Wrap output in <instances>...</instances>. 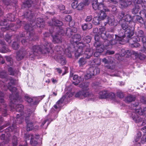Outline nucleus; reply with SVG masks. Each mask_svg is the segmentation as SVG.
Masks as SVG:
<instances>
[{
	"label": "nucleus",
	"mask_w": 146,
	"mask_h": 146,
	"mask_svg": "<svg viewBox=\"0 0 146 146\" xmlns=\"http://www.w3.org/2000/svg\"><path fill=\"white\" fill-rule=\"evenodd\" d=\"M131 2V3H133L135 5H139L141 0H130Z\"/></svg>",
	"instance_id": "obj_59"
},
{
	"label": "nucleus",
	"mask_w": 146,
	"mask_h": 146,
	"mask_svg": "<svg viewBox=\"0 0 146 146\" xmlns=\"http://www.w3.org/2000/svg\"><path fill=\"white\" fill-rule=\"evenodd\" d=\"M5 43L4 45H2L3 46L2 47H0V52L2 53H5L10 52L11 50L8 48H7L5 46Z\"/></svg>",
	"instance_id": "obj_43"
},
{
	"label": "nucleus",
	"mask_w": 146,
	"mask_h": 146,
	"mask_svg": "<svg viewBox=\"0 0 146 146\" xmlns=\"http://www.w3.org/2000/svg\"><path fill=\"white\" fill-rule=\"evenodd\" d=\"M15 109L17 111L20 112L19 113L17 114L16 120L15 121V123H18L19 124L22 123L23 121L24 117L28 115V113H30L31 114V113L29 110L26 111L25 113H24L23 112H22L23 107L21 104H17L16 106Z\"/></svg>",
	"instance_id": "obj_11"
},
{
	"label": "nucleus",
	"mask_w": 146,
	"mask_h": 146,
	"mask_svg": "<svg viewBox=\"0 0 146 146\" xmlns=\"http://www.w3.org/2000/svg\"><path fill=\"white\" fill-rule=\"evenodd\" d=\"M5 58L7 62V64L8 66H11L13 65V62L12 59L10 57L6 56Z\"/></svg>",
	"instance_id": "obj_49"
},
{
	"label": "nucleus",
	"mask_w": 146,
	"mask_h": 146,
	"mask_svg": "<svg viewBox=\"0 0 146 146\" xmlns=\"http://www.w3.org/2000/svg\"><path fill=\"white\" fill-rule=\"evenodd\" d=\"M141 136V133L140 132H139L137 133L135 139V142H137L140 140V138Z\"/></svg>",
	"instance_id": "obj_55"
},
{
	"label": "nucleus",
	"mask_w": 146,
	"mask_h": 146,
	"mask_svg": "<svg viewBox=\"0 0 146 146\" xmlns=\"http://www.w3.org/2000/svg\"><path fill=\"white\" fill-rule=\"evenodd\" d=\"M114 59L113 58L110 57L107 59L104 58L102 59V62L104 63L105 66L107 68L111 70L113 72L116 73L117 71L115 68V66L113 63Z\"/></svg>",
	"instance_id": "obj_15"
},
{
	"label": "nucleus",
	"mask_w": 146,
	"mask_h": 146,
	"mask_svg": "<svg viewBox=\"0 0 146 146\" xmlns=\"http://www.w3.org/2000/svg\"><path fill=\"white\" fill-rule=\"evenodd\" d=\"M100 31L103 32L101 33V38L104 40L103 44L106 49L111 48L112 45L117 43L123 44H124L123 42L128 41L127 39L124 38V36L120 32H119L118 35H115V39H112L114 36V35L109 33L107 34L104 28H102L100 29Z\"/></svg>",
	"instance_id": "obj_3"
},
{
	"label": "nucleus",
	"mask_w": 146,
	"mask_h": 146,
	"mask_svg": "<svg viewBox=\"0 0 146 146\" xmlns=\"http://www.w3.org/2000/svg\"><path fill=\"white\" fill-rule=\"evenodd\" d=\"M88 46L80 43L77 45V47L78 49L74 51L75 57L78 58L83 54L84 51V54L83 57L80 58L78 61V63L80 67H83L87 62L86 59L90 58L93 54V51L92 49L88 48Z\"/></svg>",
	"instance_id": "obj_4"
},
{
	"label": "nucleus",
	"mask_w": 146,
	"mask_h": 146,
	"mask_svg": "<svg viewBox=\"0 0 146 146\" xmlns=\"http://www.w3.org/2000/svg\"><path fill=\"white\" fill-rule=\"evenodd\" d=\"M94 75V72L93 71L92 68H89L87 71V74L84 76V79L88 80L90 79Z\"/></svg>",
	"instance_id": "obj_29"
},
{
	"label": "nucleus",
	"mask_w": 146,
	"mask_h": 146,
	"mask_svg": "<svg viewBox=\"0 0 146 146\" xmlns=\"http://www.w3.org/2000/svg\"><path fill=\"white\" fill-rule=\"evenodd\" d=\"M73 79L74 80L73 82V84L74 85L77 86L79 83L81 82V84L79 85V87L85 90H87L89 83L85 82L83 77L80 76L78 77L77 75H74L73 76Z\"/></svg>",
	"instance_id": "obj_12"
},
{
	"label": "nucleus",
	"mask_w": 146,
	"mask_h": 146,
	"mask_svg": "<svg viewBox=\"0 0 146 146\" xmlns=\"http://www.w3.org/2000/svg\"><path fill=\"white\" fill-rule=\"evenodd\" d=\"M100 21L101 20L97 16V13H96L94 15V17L93 18L92 23L95 25H98L100 24Z\"/></svg>",
	"instance_id": "obj_35"
},
{
	"label": "nucleus",
	"mask_w": 146,
	"mask_h": 146,
	"mask_svg": "<svg viewBox=\"0 0 146 146\" xmlns=\"http://www.w3.org/2000/svg\"><path fill=\"white\" fill-rule=\"evenodd\" d=\"M121 5L123 7H127L131 4L130 0H119Z\"/></svg>",
	"instance_id": "obj_33"
},
{
	"label": "nucleus",
	"mask_w": 146,
	"mask_h": 146,
	"mask_svg": "<svg viewBox=\"0 0 146 146\" xmlns=\"http://www.w3.org/2000/svg\"><path fill=\"white\" fill-rule=\"evenodd\" d=\"M107 23L110 25L115 26L117 24L118 21L115 20L114 17L111 16L108 18V22L104 23V25L106 26Z\"/></svg>",
	"instance_id": "obj_25"
},
{
	"label": "nucleus",
	"mask_w": 146,
	"mask_h": 146,
	"mask_svg": "<svg viewBox=\"0 0 146 146\" xmlns=\"http://www.w3.org/2000/svg\"><path fill=\"white\" fill-rule=\"evenodd\" d=\"M65 19L66 21L70 22L71 21L72 18L70 16L68 15L65 17Z\"/></svg>",
	"instance_id": "obj_62"
},
{
	"label": "nucleus",
	"mask_w": 146,
	"mask_h": 146,
	"mask_svg": "<svg viewBox=\"0 0 146 146\" xmlns=\"http://www.w3.org/2000/svg\"><path fill=\"white\" fill-rule=\"evenodd\" d=\"M24 32L20 34V36L17 35H11L8 34H7L5 36V40L9 44H10L11 43L12 40H13L12 39L14 38L15 40L13 42L12 47L14 49L17 50L19 48V43L16 41L17 42L19 41L20 40V37H25L21 41L22 44L25 46L29 45V44H30V42L32 40L35 41L38 39L36 38L35 40H34V39H32L31 36H30L29 35H27L26 33H25V35H23V36H22V34Z\"/></svg>",
	"instance_id": "obj_5"
},
{
	"label": "nucleus",
	"mask_w": 146,
	"mask_h": 146,
	"mask_svg": "<svg viewBox=\"0 0 146 146\" xmlns=\"http://www.w3.org/2000/svg\"><path fill=\"white\" fill-rule=\"evenodd\" d=\"M45 96L44 95H43L36 97H31L28 96H25V100L29 103H32V104L35 105H37L39 102Z\"/></svg>",
	"instance_id": "obj_19"
},
{
	"label": "nucleus",
	"mask_w": 146,
	"mask_h": 146,
	"mask_svg": "<svg viewBox=\"0 0 146 146\" xmlns=\"http://www.w3.org/2000/svg\"><path fill=\"white\" fill-rule=\"evenodd\" d=\"M15 84V81L12 78H9V82L8 83L7 88L10 91H13L11 88H12V86Z\"/></svg>",
	"instance_id": "obj_37"
},
{
	"label": "nucleus",
	"mask_w": 146,
	"mask_h": 146,
	"mask_svg": "<svg viewBox=\"0 0 146 146\" xmlns=\"http://www.w3.org/2000/svg\"><path fill=\"white\" fill-rule=\"evenodd\" d=\"M74 94V92H67L57 102L56 105L54 106V108L56 110L55 112L52 115V117H54L55 119L58 116L57 113L60 110V108L64 105L68 103L70 100L71 98Z\"/></svg>",
	"instance_id": "obj_8"
},
{
	"label": "nucleus",
	"mask_w": 146,
	"mask_h": 146,
	"mask_svg": "<svg viewBox=\"0 0 146 146\" xmlns=\"http://www.w3.org/2000/svg\"><path fill=\"white\" fill-rule=\"evenodd\" d=\"M15 17L13 14L11 13L8 14L6 15V19H4L3 21H1L0 22V25L1 26H5L6 25V23L7 20L10 21H13L15 20Z\"/></svg>",
	"instance_id": "obj_23"
},
{
	"label": "nucleus",
	"mask_w": 146,
	"mask_h": 146,
	"mask_svg": "<svg viewBox=\"0 0 146 146\" xmlns=\"http://www.w3.org/2000/svg\"><path fill=\"white\" fill-rule=\"evenodd\" d=\"M140 51L143 52H145V53H146V42L144 43L143 47L140 49Z\"/></svg>",
	"instance_id": "obj_61"
},
{
	"label": "nucleus",
	"mask_w": 146,
	"mask_h": 146,
	"mask_svg": "<svg viewBox=\"0 0 146 146\" xmlns=\"http://www.w3.org/2000/svg\"><path fill=\"white\" fill-rule=\"evenodd\" d=\"M119 24L121 25L122 29L123 30V32L121 33V31H119L120 33L124 36V38L126 39H128L133 36L134 32V28L133 27H130L128 25L127 22L125 21L124 20H121L119 22Z\"/></svg>",
	"instance_id": "obj_9"
},
{
	"label": "nucleus",
	"mask_w": 146,
	"mask_h": 146,
	"mask_svg": "<svg viewBox=\"0 0 146 146\" xmlns=\"http://www.w3.org/2000/svg\"><path fill=\"white\" fill-rule=\"evenodd\" d=\"M75 1L72 3L71 6L72 8L74 9L77 8V7L78 1Z\"/></svg>",
	"instance_id": "obj_60"
},
{
	"label": "nucleus",
	"mask_w": 146,
	"mask_h": 146,
	"mask_svg": "<svg viewBox=\"0 0 146 146\" xmlns=\"http://www.w3.org/2000/svg\"><path fill=\"white\" fill-rule=\"evenodd\" d=\"M136 35L137 36L135 37H134L132 38H130L127 39L129 42H131V40H133L136 41H140L141 40L140 38H141L142 42L143 44L144 43L146 42V36L144 34L143 31L140 30L136 33Z\"/></svg>",
	"instance_id": "obj_16"
},
{
	"label": "nucleus",
	"mask_w": 146,
	"mask_h": 146,
	"mask_svg": "<svg viewBox=\"0 0 146 146\" xmlns=\"http://www.w3.org/2000/svg\"><path fill=\"white\" fill-rule=\"evenodd\" d=\"M52 48L51 43L50 42L46 41L44 45L40 46L34 45L29 47L27 51L23 49L20 50L17 53V59L18 61L20 60L27 54V56L33 60L35 56L41 53H49Z\"/></svg>",
	"instance_id": "obj_1"
},
{
	"label": "nucleus",
	"mask_w": 146,
	"mask_h": 146,
	"mask_svg": "<svg viewBox=\"0 0 146 146\" xmlns=\"http://www.w3.org/2000/svg\"><path fill=\"white\" fill-rule=\"evenodd\" d=\"M91 64L92 65L95 66L96 65L97 66H99L100 64V60L98 58H96L91 62Z\"/></svg>",
	"instance_id": "obj_42"
},
{
	"label": "nucleus",
	"mask_w": 146,
	"mask_h": 146,
	"mask_svg": "<svg viewBox=\"0 0 146 146\" xmlns=\"http://www.w3.org/2000/svg\"><path fill=\"white\" fill-rule=\"evenodd\" d=\"M50 123V122H49L48 119H46L42 123V124L40 125V127L44 129H46Z\"/></svg>",
	"instance_id": "obj_44"
},
{
	"label": "nucleus",
	"mask_w": 146,
	"mask_h": 146,
	"mask_svg": "<svg viewBox=\"0 0 146 146\" xmlns=\"http://www.w3.org/2000/svg\"><path fill=\"white\" fill-rule=\"evenodd\" d=\"M134 54L137 57L139 58L141 60H144L146 57L145 56L141 53H138L137 52H134Z\"/></svg>",
	"instance_id": "obj_38"
},
{
	"label": "nucleus",
	"mask_w": 146,
	"mask_h": 146,
	"mask_svg": "<svg viewBox=\"0 0 146 146\" xmlns=\"http://www.w3.org/2000/svg\"><path fill=\"white\" fill-rule=\"evenodd\" d=\"M12 143L13 146H17V138L16 136L13 137Z\"/></svg>",
	"instance_id": "obj_56"
},
{
	"label": "nucleus",
	"mask_w": 146,
	"mask_h": 146,
	"mask_svg": "<svg viewBox=\"0 0 146 146\" xmlns=\"http://www.w3.org/2000/svg\"><path fill=\"white\" fill-rule=\"evenodd\" d=\"M81 37L80 35L79 34H76L72 36L71 39L70 40L71 44L68 46L66 44H65L64 45L66 46V48L68 49L69 50H70L71 51L73 52L76 49L77 50L78 49V48L77 47V46L78 44L79 43H82L83 44L88 46V47H89V44H84L82 42H79L77 43V42L81 40Z\"/></svg>",
	"instance_id": "obj_10"
},
{
	"label": "nucleus",
	"mask_w": 146,
	"mask_h": 146,
	"mask_svg": "<svg viewBox=\"0 0 146 146\" xmlns=\"http://www.w3.org/2000/svg\"><path fill=\"white\" fill-rule=\"evenodd\" d=\"M83 40H84L85 42L88 43L90 42L91 41V38L90 36H87L83 38Z\"/></svg>",
	"instance_id": "obj_54"
},
{
	"label": "nucleus",
	"mask_w": 146,
	"mask_h": 146,
	"mask_svg": "<svg viewBox=\"0 0 146 146\" xmlns=\"http://www.w3.org/2000/svg\"><path fill=\"white\" fill-rule=\"evenodd\" d=\"M135 99V96L131 95H129L126 97L125 100L127 102H129L134 101Z\"/></svg>",
	"instance_id": "obj_39"
},
{
	"label": "nucleus",
	"mask_w": 146,
	"mask_h": 146,
	"mask_svg": "<svg viewBox=\"0 0 146 146\" xmlns=\"http://www.w3.org/2000/svg\"><path fill=\"white\" fill-rule=\"evenodd\" d=\"M4 96V95L3 92H0V102L1 103H3L1 105L2 106L1 107L3 106L4 108V109L2 110L1 109V107L0 106V111L1 110L3 115L5 116L7 115L6 109L5 108L6 107V105L4 104L5 103H4V100L3 99Z\"/></svg>",
	"instance_id": "obj_22"
},
{
	"label": "nucleus",
	"mask_w": 146,
	"mask_h": 146,
	"mask_svg": "<svg viewBox=\"0 0 146 146\" xmlns=\"http://www.w3.org/2000/svg\"><path fill=\"white\" fill-rule=\"evenodd\" d=\"M109 9H109V11H107V12H110V10H111L112 11L115 12L117 9L116 7L113 5H112L111 6L110 5L109 6Z\"/></svg>",
	"instance_id": "obj_57"
},
{
	"label": "nucleus",
	"mask_w": 146,
	"mask_h": 146,
	"mask_svg": "<svg viewBox=\"0 0 146 146\" xmlns=\"http://www.w3.org/2000/svg\"><path fill=\"white\" fill-rule=\"evenodd\" d=\"M65 45L56 46L54 48V50L57 52V55L55 56L54 59L56 61L63 65L66 64V61L64 56V54H66L69 58L72 57V52L70 50L66 48Z\"/></svg>",
	"instance_id": "obj_6"
},
{
	"label": "nucleus",
	"mask_w": 146,
	"mask_h": 146,
	"mask_svg": "<svg viewBox=\"0 0 146 146\" xmlns=\"http://www.w3.org/2000/svg\"><path fill=\"white\" fill-rule=\"evenodd\" d=\"M34 13L33 12L30 10H28L24 15L25 17L28 18L30 19L29 22L30 24L26 25L24 26V28L26 30L22 34V36H23V35H25L26 33L27 35L31 36V39L35 40L36 38H38V36L35 35L34 33V29L37 26L39 28L43 27L44 26V22L43 19L40 18H38L34 21L33 19H34L33 16Z\"/></svg>",
	"instance_id": "obj_2"
},
{
	"label": "nucleus",
	"mask_w": 146,
	"mask_h": 146,
	"mask_svg": "<svg viewBox=\"0 0 146 146\" xmlns=\"http://www.w3.org/2000/svg\"><path fill=\"white\" fill-rule=\"evenodd\" d=\"M33 0H26L24 2V5L25 6L30 7L31 6V4L33 3Z\"/></svg>",
	"instance_id": "obj_45"
},
{
	"label": "nucleus",
	"mask_w": 146,
	"mask_h": 146,
	"mask_svg": "<svg viewBox=\"0 0 146 146\" xmlns=\"http://www.w3.org/2000/svg\"><path fill=\"white\" fill-rule=\"evenodd\" d=\"M102 28H104L102 27L100 28L99 30H98V28H95L93 29V31L94 33H96L94 37L95 36H98L99 37L98 41H100L99 40L100 36H101V33H103L102 31H100V29Z\"/></svg>",
	"instance_id": "obj_34"
},
{
	"label": "nucleus",
	"mask_w": 146,
	"mask_h": 146,
	"mask_svg": "<svg viewBox=\"0 0 146 146\" xmlns=\"http://www.w3.org/2000/svg\"><path fill=\"white\" fill-rule=\"evenodd\" d=\"M89 68H92L93 71L94 72V75L98 74L100 72V69L98 68L93 67H90Z\"/></svg>",
	"instance_id": "obj_53"
},
{
	"label": "nucleus",
	"mask_w": 146,
	"mask_h": 146,
	"mask_svg": "<svg viewBox=\"0 0 146 146\" xmlns=\"http://www.w3.org/2000/svg\"><path fill=\"white\" fill-rule=\"evenodd\" d=\"M52 23L50 24V25L55 26L56 31L55 35L52 34V41L54 43H60L62 42V36L64 32V30L61 27L63 23L55 18L52 19Z\"/></svg>",
	"instance_id": "obj_7"
},
{
	"label": "nucleus",
	"mask_w": 146,
	"mask_h": 146,
	"mask_svg": "<svg viewBox=\"0 0 146 146\" xmlns=\"http://www.w3.org/2000/svg\"><path fill=\"white\" fill-rule=\"evenodd\" d=\"M76 31V29L72 27L71 29L69 28H67L66 29L65 33L66 35L68 38H70L72 35H73V33H75Z\"/></svg>",
	"instance_id": "obj_26"
},
{
	"label": "nucleus",
	"mask_w": 146,
	"mask_h": 146,
	"mask_svg": "<svg viewBox=\"0 0 146 146\" xmlns=\"http://www.w3.org/2000/svg\"><path fill=\"white\" fill-rule=\"evenodd\" d=\"M138 104H136L135 106V108H134L135 109V112L136 113H137L140 115H142L143 114L145 115L146 114V107H144L143 109H136V107L138 106Z\"/></svg>",
	"instance_id": "obj_32"
},
{
	"label": "nucleus",
	"mask_w": 146,
	"mask_h": 146,
	"mask_svg": "<svg viewBox=\"0 0 146 146\" xmlns=\"http://www.w3.org/2000/svg\"><path fill=\"white\" fill-rule=\"evenodd\" d=\"M139 41H136L133 40H131V42L129 41H126L125 42H128L130 43V45L131 47H138L140 45L139 44L137 43Z\"/></svg>",
	"instance_id": "obj_40"
},
{
	"label": "nucleus",
	"mask_w": 146,
	"mask_h": 146,
	"mask_svg": "<svg viewBox=\"0 0 146 146\" xmlns=\"http://www.w3.org/2000/svg\"><path fill=\"white\" fill-rule=\"evenodd\" d=\"M137 113H133L132 114V115H133L132 117L133 120L136 123H139L142 121V118H143L144 116H139L137 114Z\"/></svg>",
	"instance_id": "obj_27"
},
{
	"label": "nucleus",
	"mask_w": 146,
	"mask_h": 146,
	"mask_svg": "<svg viewBox=\"0 0 146 146\" xmlns=\"http://www.w3.org/2000/svg\"><path fill=\"white\" fill-rule=\"evenodd\" d=\"M139 5L140 8L141 6L144 10H146V2L145 1L141 0Z\"/></svg>",
	"instance_id": "obj_51"
},
{
	"label": "nucleus",
	"mask_w": 146,
	"mask_h": 146,
	"mask_svg": "<svg viewBox=\"0 0 146 146\" xmlns=\"http://www.w3.org/2000/svg\"><path fill=\"white\" fill-rule=\"evenodd\" d=\"M75 97L79 98L82 99L85 97H87L89 100L94 101V96L90 92H77L75 96Z\"/></svg>",
	"instance_id": "obj_18"
},
{
	"label": "nucleus",
	"mask_w": 146,
	"mask_h": 146,
	"mask_svg": "<svg viewBox=\"0 0 146 146\" xmlns=\"http://www.w3.org/2000/svg\"><path fill=\"white\" fill-rule=\"evenodd\" d=\"M28 115L25 117V121L27 124V131H30L34 129H38L39 128V126L38 125L34 126L32 121L30 119H29V117L31 115L30 113H28Z\"/></svg>",
	"instance_id": "obj_20"
},
{
	"label": "nucleus",
	"mask_w": 146,
	"mask_h": 146,
	"mask_svg": "<svg viewBox=\"0 0 146 146\" xmlns=\"http://www.w3.org/2000/svg\"><path fill=\"white\" fill-rule=\"evenodd\" d=\"M141 143H143L146 142V134L143 136L141 139Z\"/></svg>",
	"instance_id": "obj_64"
},
{
	"label": "nucleus",
	"mask_w": 146,
	"mask_h": 146,
	"mask_svg": "<svg viewBox=\"0 0 146 146\" xmlns=\"http://www.w3.org/2000/svg\"><path fill=\"white\" fill-rule=\"evenodd\" d=\"M26 137L27 139V140L28 139H31L30 143L33 145V146H36V145L37 144V141L35 140H34V136L32 134H28L26 135Z\"/></svg>",
	"instance_id": "obj_31"
},
{
	"label": "nucleus",
	"mask_w": 146,
	"mask_h": 146,
	"mask_svg": "<svg viewBox=\"0 0 146 146\" xmlns=\"http://www.w3.org/2000/svg\"><path fill=\"white\" fill-rule=\"evenodd\" d=\"M104 1V0H96V1H94L92 3L93 8L95 10H101V9H102L105 11H109V9L102 3Z\"/></svg>",
	"instance_id": "obj_17"
},
{
	"label": "nucleus",
	"mask_w": 146,
	"mask_h": 146,
	"mask_svg": "<svg viewBox=\"0 0 146 146\" xmlns=\"http://www.w3.org/2000/svg\"><path fill=\"white\" fill-rule=\"evenodd\" d=\"M133 21L134 22H138L141 23L143 22V19L139 15H136L133 17Z\"/></svg>",
	"instance_id": "obj_36"
},
{
	"label": "nucleus",
	"mask_w": 146,
	"mask_h": 146,
	"mask_svg": "<svg viewBox=\"0 0 146 146\" xmlns=\"http://www.w3.org/2000/svg\"><path fill=\"white\" fill-rule=\"evenodd\" d=\"M140 5H136L135 7L132 9V13L134 14H136L138 13L140 10Z\"/></svg>",
	"instance_id": "obj_41"
},
{
	"label": "nucleus",
	"mask_w": 146,
	"mask_h": 146,
	"mask_svg": "<svg viewBox=\"0 0 146 146\" xmlns=\"http://www.w3.org/2000/svg\"><path fill=\"white\" fill-rule=\"evenodd\" d=\"M84 4L82 3H79L77 7V9L78 10H81L83 9L84 7Z\"/></svg>",
	"instance_id": "obj_58"
},
{
	"label": "nucleus",
	"mask_w": 146,
	"mask_h": 146,
	"mask_svg": "<svg viewBox=\"0 0 146 146\" xmlns=\"http://www.w3.org/2000/svg\"><path fill=\"white\" fill-rule=\"evenodd\" d=\"M17 126L14 123L12 124L11 126L8 127L6 129V131H15V129L17 128Z\"/></svg>",
	"instance_id": "obj_47"
},
{
	"label": "nucleus",
	"mask_w": 146,
	"mask_h": 146,
	"mask_svg": "<svg viewBox=\"0 0 146 146\" xmlns=\"http://www.w3.org/2000/svg\"><path fill=\"white\" fill-rule=\"evenodd\" d=\"M98 10L100 11L98 13H97V16L99 17L101 20H104L107 16V15L105 13L106 11H105L104 9H101V10Z\"/></svg>",
	"instance_id": "obj_28"
},
{
	"label": "nucleus",
	"mask_w": 146,
	"mask_h": 146,
	"mask_svg": "<svg viewBox=\"0 0 146 146\" xmlns=\"http://www.w3.org/2000/svg\"><path fill=\"white\" fill-rule=\"evenodd\" d=\"M99 37L97 36L95 37V42L94 44V46L96 48V52L94 53V55L95 57H98L102 52L104 49L105 47L102 43L98 41Z\"/></svg>",
	"instance_id": "obj_13"
},
{
	"label": "nucleus",
	"mask_w": 146,
	"mask_h": 146,
	"mask_svg": "<svg viewBox=\"0 0 146 146\" xmlns=\"http://www.w3.org/2000/svg\"><path fill=\"white\" fill-rule=\"evenodd\" d=\"M92 27V25L91 23L88 24H85L82 26V28L83 30H86L87 29H90Z\"/></svg>",
	"instance_id": "obj_46"
},
{
	"label": "nucleus",
	"mask_w": 146,
	"mask_h": 146,
	"mask_svg": "<svg viewBox=\"0 0 146 146\" xmlns=\"http://www.w3.org/2000/svg\"><path fill=\"white\" fill-rule=\"evenodd\" d=\"M21 22H22L18 20L17 22V24L16 25H15L13 23H11L8 26V29L6 27H3V28H5L6 30L10 29L13 31H15L17 30V29L21 27L22 24Z\"/></svg>",
	"instance_id": "obj_24"
},
{
	"label": "nucleus",
	"mask_w": 146,
	"mask_h": 146,
	"mask_svg": "<svg viewBox=\"0 0 146 146\" xmlns=\"http://www.w3.org/2000/svg\"><path fill=\"white\" fill-rule=\"evenodd\" d=\"M12 94L9 96V98L11 100L9 105L11 110L14 109V103L16 102H21L23 101L21 97L19 96L18 92H12Z\"/></svg>",
	"instance_id": "obj_14"
},
{
	"label": "nucleus",
	"mask_w": 146,
	"mask_h": 146,
	"mask_svg": "<svg viewBox=\"0 0 146 146\" xmlns=\"http://www.w3.org/2000/svg\"><path fill=\"white\" fill-rule=\"evenodd\" d=\"M7 75V73L5 71H2L0 72V78H5V79H6V77Z\"/></svg>",
	"instance_id": "obj_52"
},
{
	"label": "nucleus",
	"mask_w": 146,
	"mask_h": 146,
	"mask_svg": "<svg viewBox=\"0 0 146 146\" xmlns=\"http://www.w3.org/2000/svg\"><path fill=\"white\" fill-rule=\"evenodd\" d=\"M117 96L120 98H123L124 95L123 92H117Z\"/></svg>",
	"instance_id": "obj_63"
},
{
	"label": "nucleus",
	"mask_w": 146,
	"mask_h": 146,
	"mask_svg": "<svg viewBox=\"0 0 146 146\" xmlns=\"http://www.w3.org/2000/svg\"><path fill=\"white\" fill-rule=\"evenodd\" d=\"M99 98L100 99L109 98L115 99V94L112 92H99Z\"/></svg>",
	"instance_id": "obj_21"
},
{
	"label": "nucleus",
	"mask_w": 146,
	"mask_h": 146,
	"mask_svg": "<svg viewBox=\"0 0 146 146\" xmlns=\"http://www.w3.org/2000/svg\"><path fill=\"white\" fill-rule=\"evenodd\" d=\"M94 75V72L93 71L92 68H89L87 71V74L84 76V79L88 80L90 79Z\"/></svg>",
	"instance_id": "obj_30"
},
{
	"label": "nucleus",
	"mask_w": 146,
	"mask_h": 146,
	"mask_svg": "<svg viewBox=\"0 0 146 146\" xmlns=\"http://www.w3.org/2000/svg\"><path fill=\"white\" fill-rule=\"evenodd\" d=\"M125 13L122 11L119 12V13L118 15L117 16V18L118 20H119V22L123 19H122L124 17Z\"/></svg>",
	"instance_id": "obj_48"
},
{
	"label": "nucleus",
	"mask_w": 146,
	"mask_h": 146,
	"mask_svg": "<svg viewBox=\"0 0 146 146\" xmlns=\"http://www.w3.org/2000/svg\"><path fill=\"white\" fill-rule=\"evenodd\" d=\"M123 20L127 22H130L132 20V18L130 15L127 14L124 16V19Z\"/></svg>",
	"instance_id": "obj_50"
}]
</instances>
